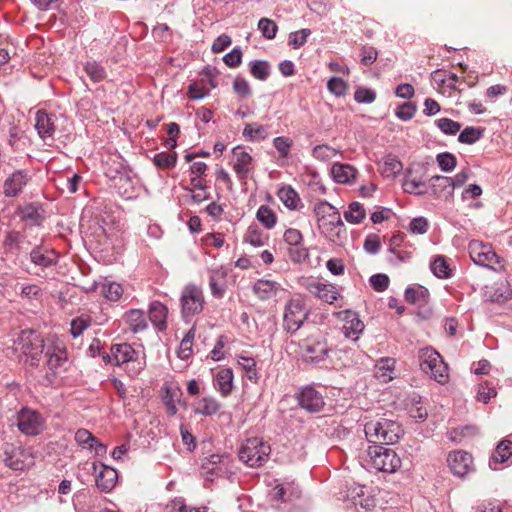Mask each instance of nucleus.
I'll use <instances>...</instances> for the list:
<instances>
[{
	"label": "nucleus",
	"mask_w": 512,
	"mask_h": 512,
	"mask_svg": "<svg viewBox=\"0 0 512 512\" xmlns=\"http://www.w3.org/2000/svg\"><path fill=\"white\" fill-rule=\"evenodd\" d=\"M427 298L428 290L422 286L411 287L405 291L406 301L412 304L426 302Z\"/></svg>",
	"instance_id": "nucleus-43"
},
{
	"label": "nucleus",
	"mask_w": 512,
	"mask_h": 512,
	"mask_svg": "<svg viewBox=\"0 0 512 512\" xmlns=\"http://www.w3.org/2000/svg\"><path fill=\"white\" fill-rule=\"evenodd\" d=\"M234 374L231 368L223 367L215 376L217 389L223 397H227L233 389Z\"/></svg>",
	"instance_id": "nucleus-26"
},
{
	"label": "nucleus",
	"mask_w": 512,
	"mask_h": 512,
	"mask_svg": "<svg viewBox=\"0 0 512 512\" xmlns=\"http://www.w3.org/2000/svg\"><path fill=\"white\" fill-rule=\"evenodd\" d=\"M317 296L331 304L337 299V292L334 286L322 284L317 286Z\"/></svg>",
	"instance_id": "nucleus-50"
},
{
	"label": "nucleus",
	"mask_w": 512,
	"mask_h": 512,
	"mask_svg": "<svg viewBox=\"0 0 512 512\" xmlns=\"http://www.w3.org/2000/svg\"><path fill=\"white\" fill-rule=\"evenodd\" d=\"M402 169V163L392 155L384 157L379 163V172L385 178L395 179Z\"/></svg>",
	"instance_id": "nucleus-29"
},
{
	"label": "nucleus",
	"mask_w": 512,
	"mask_h": 512,
	"mask_svg": "<svg viewBox=\"0 0 512 512\" xmlns=\"http://www.w3.org/2000/svg\"><path fill=\"white\" fill-rule=\"evenodd\" d=\"M299 404L309 412H319L323 406V397L312 388H305L299 395Z\"/></svg>",
	"instance_id": "nucleus-23"
},
{
	"label": "nucleus",
	"mask_w": 512,
	"mask_h": 512,
	"mask_svg": "<svg viewBox=\"0 0 512 512\" xmlns=\"http://www.w3.org/2000/svg\"><path fill=\"white\" fill-rule=\"evenodd\" d=\"M191 408L195 415L211 417L220 411L221 403L212 396H206L194 401Z\"/></svg>",
	"instance_id": "nucleus-22"
},
{
	"label": "nucleus",
	"mask_w": 512,
	"mask_h": 512,
	"mask_svg": "<svg viewBox=\"0 0 512 512\" xmlns=\"http://www.w3.org/2000/svg\"><path fill=\"white\" fill-rule=\"evenodd\" d=\"M258 28L262 32L263 36L267 39L275 38L278 30L276 23L268 18L260 19Z\"/></svg>",
	"instance_id": "nucleus-48"
},
{
	"label": "nucleus",
	"mask_w": 512,
	"mask_h": 512,
	"mask_svg": "<svg viewBox=\"0 0 512 512\" xmlns=\"http://www.w3.org/2000/svg\"><path fill=\"white\" fill-rule=\"evenodd\" d=\"M433 273L439 278L448 277L450 274L449 266L443 257H437L431 265Z\"/></svg>",
	"instance_id": "nucleus-55"
},
{
	"label": "nucleus",
	"mask_w": 512,
	"mask_h": 512,
	"mask_svg": "<svg viewBox=\"0 0 512 512\" xmlns=\"http://www.w3.org/2000/svg\"><path fill=\"white\" fill-rule=\"evenodd\" d=\"M237 363L239 367L246 373V377L256 383L258 381V373L256 370V362L253 358L240 356Z\"/></svg>",
	"instance_id": "nucleus-39"
},
{
	"label": "nucleus",
	"mask_w": 512,
	"mask_h": 512,
	"mask_svg": "<svg viewBox=\"0 0 512 512\" xmlns=\"http://www.w3.org/2000/svg\"><path fill=\"white\" fill-rule=\"evenodd\" d=\"M76 441L81 445H88L89 448H93L96 439L93 435L84 429L78 430L75 434Z\"/></svg>",
	"instance_id": "nucleus-63"
},
{
	"label": "nucleus",
	"mask_w": 512,
	"mask_h": 512,
	"mask_svg": "<svg viewBox=\"0 0 512 512\" xmlns=\"http://www.w3.org/2000/svg\"><path fill=\"white\" fill-rule=\"evenodd\" d=\"M15 350L20 353V359L25 364L38 365L41 355L46 352V339L43 340L35 332L23 331L18 338Z\"/></svg>",
	"instance_id": "nucleus-2"
},
{
	"label": "nucleus",
	"mask_w": 512,
	"mask_h": 512,
	"mask_svg": "<svg viewBox=\"0 0 512 512\" xmlns=\"http://www.w3.org/2000/svg\"><path fill=\"white\" fill-rule=\"evenodd\" d=\"M354 99L358 103H372L376 99V93L370 88L358 87L355 90Z\"/></svg>",
	"instance_id": "nucleus-53"
},
{
	"label": "nucleus",
	"mask_w": 512,
	"mask_h": 512,
	"mask_svg": "<svg viewBox=\"0 0 512 512\" xmlns=\"http://www.w3.org/2000/svg\"><path fill=\"white\" fill-rule=\"evenodd\" d=\"M245 240L252 246L259 247L265 244L267 235L255 227H250L246 234Z\"/></svg>",
	"instance_id": "nucleus-49"
},
{
	"label": "nucleus",
	"mask_w": 512,
	"mask_h": 512,
	"mask_svg": "<svg viewBox=\"0 0 512 512\" xmlns=\"http://www.w3.org/2000/svg\"><path fill=\"white\" fill-rule=\"evenodd\" d=\"M231 164L240 179L247 178L254 166L253 157L242 146H237L232 150Z\"/></svg>",
	"instance_id": "nucleus-15"
},
{
	"label": "nucleus",
	"mask_w": 512,
	"mask_h": 512,
	"mask_svg": "<svg viewBox=\"0 0 512 512\" xmlns=\"http://www.w3.org/2000/svg\"><path fill=\"white\" fill-rule=\"evenodd\" d=\"M167 313V308L159 302H154L150 306V320L159 330H163L166 328L165 319L167 317Z\"/></svg>",
	"instance_id": "nucleus-32"
},
{
	"label": "nucleus",
	"mask_w": 512,
	"mask_h": 512,
	"mask_svg": "<svg viewBox=\"0 0 512 512\" xmlns=\"http://www.w3.org/2000/svg\"><path fill=\"white\" fill-rule=\"evenodd\" d=\"M279 291V285L270 280H258L253 286V293L255 296L262 300L267 301L274 298Z\"/></svg>",
	"instance_id": "nucleus-27"
},
{
	"label": "nucleus",
	"mask_w": 512,
	"mask_h": 512,
	"mask_svg": "<svg viewBox=\"0 0 512 512\" xmlns=\"http://www.w3.org/2000/svg\"><path fill=\"white\" fill-rule=\"evenodd\" d=\"M365 434L371 442L393 444L399 440L402 435V429L395 421L380 417L366 423Z\"/></svg>",
	"instance_id": "nucleus-3"
},
{
	"label": "nucleus",
	"mask_w": 512,
	"mask_h": 512,
	"mask_svg": "<svg viewBox=\"0 0 512 512\" xmlns=\"http://www.w3.org/2000/svg\"><path fill=\"white\" fill-rule=\"evenodd\" d=\"M31 259L35 264L47 266L54 261L55 254L53 251H43L38 248L31 252Z\"/></svg>",
	"instance_id": "nucleus-45"
},
{
	"label": "nucleus",
	"mask_w": 512,
	"mask_h": 512,
	"mask_svg": "<svg viewBox=\"0 0 512 512\" xmlns=\"http://www.w3.org/2000/svg\"><path fill=\"white\" fill-rule=\"evenodd\" d=\"M278 197L284 206L290 210H297L301 207L300 197L290 186L280 188L278 191Z\"/></svg>",
	"instance_id": "nucleus-30"
},
{
	"label": "nucleus",
	"mask_w": 512,
	"mask_h": 512,
	"mask_svg": "<svg viewBox=\"0 0 512 512\" xmlns=\"http://www.w3.org/2000/svg\"><path fill=\"white\" fill-rule=\"evenodd\" d=\"M405 409L409 416L416 421H423L428 416V411L422 403V398L416 394L406 399Z\"/></svg>",
	"instance_id": "nucleus-28"
},
{
	"label": "nucleus",
	"mask_w": 512,
	"mask_h": 512,
	"mask_svg": "<svg viewBox=\"0 0 512 512\" xmlns=\"http://www.w3.org/2000/svg\"><path fill=\"white\" fill-rule=\"evenodd\" d=\"M406 193L422 195L427 192V185L423 174L409 170L402 184Z\"/></svg>",
	"instance_id": "nucleus-21"
},
{
	"label": "nucleus",
	"mask_w": 512,
	"mask_h": 512,
	"mask_svg": "<svg viewBox=\"0 0 512 512\" xmlns=\"http://www.w3.org/2000/svg\"><path fill=\"white\" fill-rule=\"evenodd\" d=\"M193 338H194V333L192 330H190L180 343V346H179V349L177 352L179 358L186 360L192 355Z\"/></svg>",
	"instance_id": "nucleus-47"
},
{
	"label": "nucleus",
	"mask_w": 512,
	"mask_h": 512,
	"mask_svg": "<svg viewBox=\"0 0 512 512\" xmlns=\"http://www.w3.org/2000/svg\"><path fill=\"white\" fill-rule=\"evenodd\" d=\"M421 370L440 384L448 381V367L441 355L432 348H423L419 352Z\"/></svg>",
	"instance_id": "nucleus-4"
},
{
	"label": "nucleus",
	"mask_w": 512,
	"mask_h": 512,
	"mask_svg": "<svg viewBox=\"0 0 512 512\" xmlns=\"http://www.w3.org/2000/svg\"><path fill=\"white\" fill-rule=\"evenodd\" d=\"M367 461L375 469L386 473H394L401 467L398 454L393 449L380 445L368 448Z\"/></svg>",
	"instance_id": "nucleus-5"
},
{
	"label": "nucleus",
	"mask_w": 512,
	"mask_h": 512,
	"mask_svg": "<svg viewBox=\"0 0 512 512\" xmlns=\"http://www.w3.org/2000/svg\"><path fill=\"white\" fill-rule=\"evenodd\" d=\"M35 452L31 447L6 444L4 447V464L14 471H24L34 464Z\"/></svg>",
	"instance_id": "nucleus-7"
},
{
	"label": "nucleus",
	"mask_w": 512,
	"mask_h": 512,
	"mask_svg": "<svg viewBox=\"0 0 512 512\" xmlns=\"http://www.w3.org/2000/svg\"><path fill=\"white\" fill-rule=\"evenodd\" d=\"M314 212L319 228L330 237H333L334 230H336L335 234L338 236L345 229L339 212L331 204L321 202L316 205Z\"/></svg>",
	"instance_id": "nucleus-8"
},
{
	"label": "nucleus",
	"mask_w": 512,
	"mask_h": 512,
	"mask_svg": "<svg viewBox=\"0 0 512 512\" xmlns=\"http://www.w3.org/2000/svg\"><path fill=\"white\" fill-rule=\"evenodd\" d=\"M256 218L267 229L273 228L277 222V215L274 210L265 205L259 207Z\"/></svg>",
	"instance_id": "nucleus-37"
},
{
	"label": "nucleus",
	"mask_w": 512,
	"mask_h": 512,
	"mask_svg": "<svg viewBox=\"0 0 512 512\" xmlns=\"http://www.w3.org/2000/svg\"><path fill=\"white\" fill-rule=\"evenodd\" d=\"M438 128L446 134H456L461 125L458 122H455L448 118H441L436 121Z\"/></svg>",
	"instance_id": "nucleus-56"
},
{
	"label": "nucleus",
	"mask_w": 512,
	"mask_h": 512,
	"mask_svg": "<svg viewBox=\"0 0 512 512\" xmlns=\"http://www.w3.org/2000/svg\"><path fill=\"white\" fill-rule=\"evenodd\" d=\"M331 175L339 184H350L356 178L357 169L349 164L335 163L331 168Z\"/></svg>",
	"instance_id": "nucleus-24"
},
{
	"label": "nucleus",
	"mask_w": 512,
	"mask_h": 512,
	"mask_svg": "<svg viewBox=\"0 0 512 512\" xmlns=\"http://www.w3.org/2000/svg\"><path fill=\"white\" fill-rule=\"evenodd\" d=\"M103 361L105 363H114L116 365L124 364L126 362H133L136 365L133 366L132 373L138 374L145 366V354L141 357L129 344H116L111 347V354L103 353Z\"/></svg>",
	"instance_id": "nucleus-6"
},
{
	"label": "nucleus",
	"mask_w": 512,
	"mask_h": 512,
	"mask_svg": "<svg viewBox=\"0 0 512 512\" xmlns=\"http://www.w3.org/2000/svg\"><path fill=\"white\" fill-rule=\"evenodd\" d=\"M480 131L473 127L465 128L459 135L461 143L472 144L480 138Z\"/></svg>",
	"instance_id": "nucleus-59"
},
{
	"label": "nucleus",
	"mask_w": 512,
	"mask_h": 512,
	"mask_svg": "<svg viewBox=\"0 0 512 512\" xmlns=\"http://www.w3.org/2000/svg\"><path fill=\"white\" fill-rule=\"evenodd\" d=\"M233 90L237 95L241 97H247L251 93V89L248 82L244 78L239 76L236 77L234 80Z\"/></svg>",
	"instance_id": "nucleus-61"
},
{
	"label": "nucleus",
	"mask_w": 512,
	"mask_h": 512,
	"mask_svg": "<svg viewBox=\"0 0 512 512\" xmlns=\"http://www.w3.org/2000/svg\"><path fill=\"white\" fill-rule=\"evenodd\" d=\"M44 357L47 367L46 378L53 383L56 377L66 369L67 352L64 342L54 336L46 338Z\"/></svg>",
	"instance_id": "nucleus-1"
},
{
	"label": "nucleus",
	"mask_w": 512,
	"mask_h": 512,
	"mask_svg": "<svg viewBox=\"0 0 512 512\" xmlns=\"http://www.w3.org/2000/svg\"><path fill=\"white\" fill-rule=\"evenodd\" d=\"M430 181L435 194H441L446 189H448V194H452L450 177L437 175L432 177Z\"/></svg>",
	"instance_id": "nucleus-46"
},
{
	"label": "nucleus",
	"mask_w": 512,
	"mask_h": 512,
	"mask_svg": "<svg viewBox=\"0 0 512 512\" xmlns=\"http://www.w3.org/2000/svg\"><path fill=\"white\" fill-rule=\"evenodd\" d=\"M35 120V127L40 137L45 138L52 135L54 132V121L51 116L43 111H38Z\"/></svg>",
	"instance_id": "nucleus-31"
},
{
	"label": "nucleus",
	"mask_w": 512,
	"mask_h": 512,
	"mask_svg": "<svg viewBox=\"0 0 512 512\" xmlns=\"http://www.w3.org/2000/svg\"><path fill=\"white\" fill-rule=\"evenodd\" d=\"M343 322L342 331L346 338L357 341L364 330V323L360 320L358 314L352 311L341 313Z\"/></svg>",
	"instance_id": "nucleus-18"
},
{
	"label": "nucleus",
	"mask_w": 512,
	"mask_h": 512,
	"mask_svg": "<svg viewBox=\"0 0 512 512\" xmlns=\"http://www.w3.org/2000/svg\"><path fill=\"white\" fill-rule=\"evenodd\" d=\"M95 472V483L103 492H110L116 485L118 474L115 469L104 464H93Z\"/></svg>",
	"instance_id": "nucleus-16"
},
{
	"label": "nucleus",
	"mask_w": 512,
	"mask_h": 512,
	"mask_svg": "<svg viewBox=\"0 0 512 512\" xmlns=\"http://www.w3.org/2000/svg\"><path fill=\"white\" fill-rule=\"evenodd\" d=\"M437 163L444 171H451L456 166V158L450 153H442L437 156Z\"/></svg>",
	"instance_id": "nucleus-58"
},
{
	"label": "nucleus",
	"mask_w": 512,
	"mask_h": 512,
	"mask_svg": "<svg viewBox=\"0 0 512 512\" xmlns=\"http://www.w3.org/2000/svg\"><path fill=\"white\" fill-rule=\"evenodd\" d=\"M270 452V447L259 438L248 439L242 446L239 457L250 467L260 466Z\"/></svg>",
	"instance_id": "nucleus-10"
},
{
	"label": "nucleus",
	"mask_w": 512,
	"mask_h": 512,
	"mask_svg": "<svg viewBox=\"0 0 512 512\" xmlns=\"http://www.w3.org/2000/svg\"><path fill=\"white\" fill-rule=\"evenodd\" d=\"M19 430L28 436H37L45 429V419L38 412L25 408L17 416Z\"/></svg>",
	"instance_id": "nucleus-12"
},
{
	"label": "nucleus",
	"mask_w": 512,
	"mask_h": 512,
	"mask_svg": "<svg viewBox=\"0 0 512 512\" xmlns=\"http://www.w3.org/2000/svg\"><path fill=\"white\" fill-rule=\"evenodd\" d=\"M226 274L222 270H216L213 272L210 279V288L212 294L216 297H221L226 288Z\"/></svg>",
	"instance_id": "nucleus-38"
},
{
	"label": "nucleus",
	"mask_w": 512,
	"mask_h": 512,
	"mask_svg": "<svg viewBox=\"0 0 512 512\" xmlns=\"http://www.w3.org/2000/svg\"><path fill=\"white\" fill-rule=\"evenodd\" d=\"M228 463V456L224 454H211L202 460V473L206 478H211L213 474L218 475L225 472Z\"/></svg>",
	"instance_id": "nucleus-19"
},
{
	"label": "nucleus",
	"mask_w": 512,
	"mask_h": 512,
	"mask_svg": "<svg viewBox=\"0 0 512 512\" xmlns=\"http://www.w3.org/2000/svg\"><path fill=\"white\" fill-rule=\"evenodd\" d=\"M250 71L255 78L265 80L269 75V65L265 61H254L251 63Z\"/></svg>",
	"instance_id": "nucleus-54"
},
{
	"label": "nucleus",
	"mask_w": 512,
	"mask_h": 512,
	"mask_svg": "<svg viewBox=\"0 0 512 512\" xmlns=\"http://www.w3.org/2000/svg\"><path fill=\"white\" fill-rule=\"evenodd\" d=\"M447 465L454 476L463 478L473 471V457L462 450L451 451L447 456Z\"/></svg>",
	"instance_id": "nucleus-14"
},
{
	"label": "nucleus",
	"mask_w": 512,
	"mask_h": 512,
	"mask_svg": "<svg viewBox=\"0 0 512 512\" xmlns=\"http://www.w3.org/2000/svg\"><path fill=\"white\" fill-rule=\"evenodd\" d=\"M380 494L377 487L357 485L351 490L350 499L355 506L372 510L377 506Z\"/></svg>",
	"instance_id": "nucleus-13"
},
{
	"label": "nucleus",
	"mask_w": 512,
	"mask_h": 512,
	"mask_svg": "<svg viewBox=\"0 0 512 512\" xmlns=\"http://www.w3.org/2000/svg\"><path fill=\"white\" fill-rule=\"evenodd\" d=\"M512 457V442L508 440L501 441L492 454L491 463L501 464L507 462Z\"/></svg>",
	"instance_id": "nucleus-33"
},
{
	"label": "nucleus",
	"mask_w": 512,
	"mask_h": 512,
	"mask_svg": "<svg viewBox=\"0 0 512 512\" xmlns=\"http://www.w3.org/2000/svg\"><path fill=\"white\" fill-rule=\"evenodd\" d=\"M337 151L328 145H318L313 150V155L320 160H329L335 157Z\"/></svg>",
	"instance_id": "nucleus-57"
},
{
	"label": "nucleus",
	"mask_w": 512,
	"mask_h": 512,
	"mask_svg": "<svg viewBox=\"0 0 512 512\" xmlns=\"http://www.w3.org/2000/svg\"><path fill=\"white\" fill-rule=\"evenodd\" d=\"M85 71L93 81H100L104 78L103 69L96 63H87Z\"/></svg>",
	"instance_id": "nucleus-64"
},
{
	"label": "nucleus",
	"mask_w": 512,
	"mask_h": 512,
	"mask_svg": "<svg viewBox=\"0 0 512 512\" xmlns=\"http://www.w3.org/2000/svg\"><path fill=\"white\" fill-rule=\"evenodd\" d=\"M101 294L109 301H118L123 294V288L119 283L105 282L101 285Z\"/></svg>",
	"instance_id": "nucleus-40"
},
{
	"label": "nucleus",
	"mask_w": 512,
	"mask_h": 512,
	"mask_svg": "<svg viewBox=\"0 0 512 512\" xmlns=\"http://www.w3.org/2000/svg\"><path fill=\"white\" fill-rule=\"evenodd\" d=\"M366 216L365 209L358 202L349 205L348 210L344 213L345 219L352 224L360 223Z\"/></svg>",
	"instance_id": "nucleus-42"
},
{
	"label": "nucleus",
	"mask_w": 512,
	"mask_h": 512,
	"mask_svg": "<svg viewBox=\"0 0 512 512\" xmlns=\"http://www.w3.org/2000/svg\"><path fill=\"white\" fill-rule=\"evenodd\" d=\"M207 95V91L203 84L193 82L188 87V96L190 99L198 100L202 99Z\"/></svg>",
	"instance_id": "nucleus-62"
},
{
	"label": "nucleus",
	"mask_w": 512,
	"mask_h": 512,
	"mask_svg": "<svg viewBox=\"0 0 512 512\" xmlns=\"http://www.w3.org/2000/svg\"><path fill=\"white\" fill-rule=\"evenodd\" d=\"M177 160V156L175 153H159L154 157V163L157 167L161 169H168L175 166Z\"/></svg>",
	"instance_id": "nucleus-51"
},
{
	"label": "nucleus",
	"mask_w": 512,
	"mask_h": 512,
	"mask_svg": "<svg viewBox=\"0 0 512 512\" xmlns=\"http://www.w3.org/2000/svg\"><path fill=\"white\" fill-rule=\"evenodd\" d=\"M307 317V309L301 297L292 298L285 306L283 315L284 329L294 332L300 328Z\"/></svg>",
	"instance_id": "nucleus-11"
},
{
	"label": "nucleus",
	"mask_w": 512,
	"mask_h": 512,
	"mask_svg": "<svg viewBox=\"0 0 512 512\" xmlns=\"http://www.w3.org/2000/svg\"><path fill=\"white\" fill-rule=\"evenodd\" d=\"M396 361L393 358H382L375 365V376L383 383H387L396 377Z\"/></svg>",
	"instance_id": "nucleus-25"
},
{
	"label": "nucleus",
	"mask_w": 512,
	"mask_h": 512,
	"mask_svg": "<svg viewBox=\"0 0 512 512\" xmlns=\"http://www.w3.org/2000/svg\"><path fill=\"white\" fill-rule=\"evenodd\" d=\"M182 310L185 315L199 313L203 308V296L200 289L195 286H188L182 294Z\"/></svg>",
	"instance_id": "nucleus-17"
},
{
	"label": "nucleus",
	"mask_w": 512,
	"mask_h": 512,
	"mask_svg": "<svg viewBox=\"0 0 512 512\" xmlns=\"http://www.w3.org/2000/svg\"><path fill=\"white\" fill-rule=\"evenodd\" d=\"M26 184V176L21 172L14 173L9 177L4 184V193L6 196H15L21 191L22 187Z\"/></svg>",
	"instance_id": "nucleus-34"
},
{
	"label": "nucleus",
	"mask_w": 512,
	"mask_h": 512,
	"mask_svg": "<svg viewBox=\"0 0 512 512\" xmlns=\"http://www.w3.org/2000/svg\"><path fill=\"white\" fill-rule=\"evenodd\" d=\"M328 91L336 97H343L349 91V84L340 77H332L327 82Z\"/></svg>",
	"instance_id": "nucleus-41"
},
{
	"label": "nucleus",
	"mask_w": 512,
	"mask_h": 512,
	"mask_svg": "<svg viewBox=\"0 0 512 512\" xmlns=\"http://www.w3.org/2000/svg\"><path fill=\"white\" fill-rule=\"evenodd\" d=\"M273 145L282 157H286L292 146V140L287 137H277L274 139Z\"/></svg>",
	"instance_id": "nucleus-60"
},
{
	"label": "nucleus",
	"mask_w": 512,
	"mask_h": 512,
	"mask_svg": "<svg viewBox=\"0 0 512 512\" xmlns=\"http://www.w3.org/2000/svg\"><path fill=\"white\" fill-rule=\"evenodd\" d=\"M416 111L417 107L414 103L405 102L397 108L395 114L400 120L408 121L414 117Z\"/></svg>",
	"instance_id": "nucleus-52"
},
{
	"label": "nucleus",
	"mask_w": 512,
	"mask_h": 512,
	"mask_svg": "<svg viewBox=\"0 0 512 512\" xmlns=\"http://www.w3.org/2000/svg\"><path fill=\"white\" fill-rule=\"evenodd\" d=\"M469 253L471 259L478 265L487 266L494 270L504 268L503 261L497 256L490 244L473 240L469 244Z\"/></svg>",
	"instance_id": "nucleus-9"
},
{
	"label": "nucleus",
	"mask_w": 512,
	"mask_h": 512,
	"mask_svg": "<svg viewBox=\"0 0 512 512\" xmlns=\"http://www.w3.org/2000/svg\"><path fill=\"white\" fill-rule=\"evenodd\" d=\"M182 390L176 382H167L163 386V401L167 412L175 415L178 411L177 405L181 403Z\"/></svg>",
	"instance_id": "nucleus-20"
},
{
	"label": "nucleus",
	"mask_w": 512,
	"mask_h": 512,
	"mask_svg": "<svg viewBox=\"0 0 512 512\" xmlns=\"http://www.w3.org/2000/svg\"><path fill=\"white\" fill-rule=\"evenodd\" d=\"M243 136L247 141H261L268 136V131L262 124L250 123L243 129Z\"/></svg>",
	"instance_id": "nucleus-35"
},
{
	"label": "nucleus",
	"mask_w": 512,
	"mask_h": 512,
	"mask_svg": "<svg viewBox=\"0 0 512 512\" xmlns=\"http://www.w3.org/2000/svg\"><path fill=\"white\" fill-rule=\"evenodd\" d=\"M310 35L311 31L307 28H303L298 31L292 32L289 34L288 44L292 46L294 49H297L306 43Z\"/></svg>",
	"instance_id": "nucleus-44"
},
{
	"label": "nucleus",
	"mask_w": 512,
	"mask_h": 512,
	"mask_svg": "<svg viewBox=\"0 0 512 512\" xmlns=\"http://www.w3.org/2000/svg\"><path fill=\"white\" fill-rule=\"evenodd\" d=\"M126 322L133 332H139L147 327V322L141 310H131L126 314Z\"/></svg>",
	"instance_id": "nucleus-36"
}]
</instances>
